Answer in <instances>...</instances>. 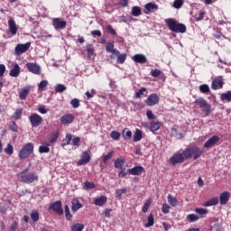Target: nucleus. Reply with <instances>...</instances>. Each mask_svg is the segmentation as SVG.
Masks as SVG:
<instances>
[{
	"label": "nucleus",
	"instance_id": "f257e3e1",
	"mask_svg": "<svg viewBox=\"0 0 231 231\" xmlns=\"http://www.w3.org/2000/svg\"><path fill=\"white\" fill-rule=\"evenodd\" d=\"M165 23L169 30L174 33H185V32H187V26H185V24L180 23L178 21L172 18L166 19Z\"/></svg>",
	"mask_w": 231,
	"mask_h": 231
},
{
	"label": "nucleus",
	"instance_id": "f03ea898",
	"mask_svg": "<svg viewBox=\"0 0 231 231\" xmlns=\"http://www.w3.org/2000/svg\"><path fill=\"white\" fill-rule=\"evenodd\" d=\"M201 154H203V151L197 146H192L184 150V157H186V160L190 158H193V160H198V158L201 157Z\"/></svg>",
	"mask_w": 231,
	"mask_h": 231
},
{
	"label": "nucleus",
	"instance_id": "7ed1b4c3",
	"mask_svg": "<svg viewBox=\"0 0 231 231\" xmlns=\"http://www.w3.org/2000/svg\"><path fill=\"white\" fill-rule=\"evenodd\" d=\"M33 152V143H26L22 150L19 152V158L22 160H25V158H28Z\"/></svg>",
	"mask_w": 231,
	"mask_h": 231
},
{
	"label": "nucleus",
	"instance_id": "20e7f679",
	"mask_svg": "<svg viewBox=\"0 0 231 231\" xmlns=\"http://www.w3.org/2000/svg\"><path fill=\"white\" fill-rule=\"evenodd\" d=\"M185 160H187L185 157V152H182V153L177 152L168 160V163L170 165H176L177 163H183Z\"/></svg>",
	"mask_w": 231,
	"mask_h": 231
},
{
	"label": "nucleus",
	"instance_id": "39448f33",
	"mask_svg": "<svg viewBox=\"0 0 231 231\" xmlns=\"http://www.w3.org/2000/svg\"><path fill=\"white\" fill-rule=\"evenodd\" d=\"M22 183H33V181H39V176L33 172L26 173L24 175L18 176Z\"/></svg>",
	"mask_w": 231,
	"mask_h": 231
},
{
	"label": "nucleus",
	"instance_id": "423d86ee",
	"mask_svg": "<svg viewBox=\"0 0 231 231\" xmlns=\"http://www.w3.org/2000/svg\"><path fill=\"white\" fill-rule=\"evenodd\" d=\"M30 46H32L31 42H26L24 44L19 43L14 48V53L17 56L23 55V53H26L30 50Z\"/></svg>",
	"mask_w": 231,
	"mask_h": 231
},
{
	"label": "nucleus",
	"instance_id": "0eeeda50",
	"mask_svg": "<svg viewBox=\"0 0 231 231\" xmlns=\"http://www.w3.org/2000/svg\"><path fill=\"white\" fill-rule=\"evenodd\" d=\"M29 122L32 125V127H39L42 124V116L39 114H32L29 116Z\"/></svg>",
	"mask_w": 231,
	"mask_h": 231
},
{
	"label": "nucleus",
	"instance_id": "6e6552de",
	"mask_svg": "<svg viewBox=\"0 0 231 231\" xmlns=\"http://www.w3.org/2000/svg\"><path fill=\"white\" fill-rule=\"evenodd\" d=\"M50 210H53L59 216H62L64 214V209H62V202L60 200L55 201L54 203L51 204Z\"/></svg>",
	"mask_w": 231,
	"mask_h": 231
},
{
	"label": "nucleus",
	"instance_id": "1a4fd4ad",
	"mask_svg": "<svg viewBox=\"0 0 231 231\" xmlns=\"http://www.w3.org/2000/svg\"><path fill=\"white\" fill-rule=\"evenodd\" d=\"M144 102L149 106H156L160 102V96L158 94H151Z\"/></svg>",
	"mask_w": 231,
	"mask_h": 231
},
{
	"label": "nucleus",
	"instance_id": "9d476101",
	"mask_svg": "<svg viewBox=\"0 0 231 231\" xmlns=\"http://www.w3.org/2000/svg\"><path fill=\"white\" fill-rule=\"evenodd\" d=\"M26 68L28 71L33 73L34 75H41V66L37 63H26Z\"/></svg>",
	"mask_w": 231,
	"mask_h": 231
},
{
	"label": "nucleus",
	"instance_id": "9b49d317",
	"mask_svg": "<svg viewBox=\"0 0 231 231\" xmlns=\"http://www.w3.org/2000/svg\"><path fill=\"white\" fill-rule=\"evenodd\" d=\"M66 21L60 20V18L52 19V26L55 30H64L66 28Z\"/></svg>",
	"mask_w": 231,
	"mask_h": 231
},
{
	"label": "nucleus",
	"instance_id": "f8f14e48",
	"mask_svg": "<svg viewBox=\"0 0 231 231\" xmlns=\"http://www.w3.org/2000/svg\"><path fill=\"white\" fill-rule=\"evenodd\" d=\"M156 10H158V5L148 3L144 5L143 14L149 15V14H152V12H156Z\"/></svg>",
	"mask_w": 231,
	"mask_h": 231
},
{
	"label": "nucleus",
	"instance_id": "ddd939ff",
	"mask_svg": "<svg viewBox=\"0 0 231 231\" xmlns=\"http://www.w3.org/2000/svg\"><path fill=\"white\" fill-rule=\"evenodd\" d=\"M129 174L132 176H140V174L145 172L143 166H135L132 169H128Z\"/></svg>",
	"mask_w": 231,
	"mask_h": 231
},
{
	"label": "nucleus",
	"instance_id": "4468645a",
	"mask_svg": "<svg viewBox=\"0 0 231 231\" xmlns=\"http://www.w3.org/2000/svg\"><path fill=\"white\" fill-rule=\"evenodd\" d=\"M73 120H75V116L71 114H66L60 118V124L62 125H68V124H73Z\"/></svg>",
	"mask_w": 231,
	"mask_h": 231
},
{
	"label": "nucleus",
	"instance_id": "2eb2a0df",
	"mask_svg": "<svg viewBox=\"0 0 231 231\" xmlns=\"http://www.w3.org/2000/svg\"><path fill=\"white\" fill-rule=\"evenodd\" d=\"M8 26L9 32L12 33V35H16L17 32L19 31V27H17V23H15V21L14 19L8 20Z\"/></svg>",
	"mask_w": 231,
	"mask_h": 231
},
{
	"label": "nucleus",
	"instance_id": "dca6fc26",
	"mask_svg": "<svg viewBox=\"0 0 231 231\" xmlns=\"http://www.w3.org/2000/svg\"><path fill=\"white\" fill-rule=\"evenodd\" d=\"M106 50L108 53H112V55H110V59H115V55H118V50L115 49V44L111 42L106 43Z\"/></svg>",
	"mask_w": 231,
	"mask_h": 231
},
{
	"label": "nucleus",
	"instance_id": "f3484780",
	"mask_svg": "<svg viewBox=\"0 0 231 231\" xmlns=\"http://www.w3.org/2000/svg\"><path fill=\"white\" fill-rule=\"evenodd\" d=\"M90 161L91 156L88 153V152H83L80 160L78 162V165H87V163Z\"/></svg>",
	"mask_w": 231,
	"mask_h": 231
},
{
	"label": "nucleus",
	"instance_id": "a211bd4d",
	"mask_svg": "<svg viewBox=\"0 0 231 231\" xmlns=\"http://www.w3.org/2000/svg\"><path fill=\"white\" fill-rule=\"evenodd\" d=\"M132 60L137 62V64H145L147 62V57L143 54H135L133 56Z\"/></svg>",
	"mask_w": 231,
	"mask_h": 231
},
{
	"label": "nucleus",
	"instance_id": "6ab92c4d",
	"mask_svg": "<svg viewBox=\"0 0 231 231\" xmlns=\"http://www.w3.org/2000/svg\"><path fill=\"white\" fill-rule=\"evenodd\" d=\"M219 142V136L214 135L211 138H209L205 143L204 147L206 149H208V147H212V145H216Z\"/></svg>",
	"mask_w": 231,
	"mask_h": 231
},
{
	"label": "nucleus",
	"instance_id": "aec40b11",
	"mask_svg": "<svg viewBox=\"0 0 231 231\" xmlns=\"http://www.w3.org/2000/svg\"><path fill=\"white\" fill-rule=\"evenodd\" d=\"M230 199V193L228 191H224L219 196L220 205H226Z\"/></svg>",
	"mask_w": 231,
	"mask_h": 231
},
{
	"label": "nucleus",
	"instance_id": "412c9836",
	"mask_svg": "<svg viewBox=\"0 0 231 231\" xmlns=\"http://www.w3.org/2000/svg\"><path fill=\"white\" fill-rule=\"evenodd\" d=\"M162 128V123L158 120H153L150 123V129L152 133H156V131H160Z\"/></svg>",
	"mask_w": 231,
	"mask_h": 231
},
{
	"label": "nucleus",
	"instance_id": "4be33fe9",
	"mask_svg": "<svg viewBox=\"0 0 231 231\" xmlns=\"http://www.w3.org/2000/svg\"><path fill=\"white\" fill-rule=\"evenodd\" d=\"M71 205H72V212H77L78 210H80V208H82L83 205L82 203H80V201L79 200V199H73L71 200Z\"/></svg>",
	"mask_w": 231,
	"mask_h": 231
},
{
	"label": "nucleus",
	"instance_id": "5701e85b",
	"mask_svg": "<svg viewBox=\"0 0 231 231\" xmlns=\"http://www.w3.org/2000/svg\"><path fill=\"white\" fill-rule=\"evenodd\" d=\"M9 75L14 78H17L21 75V67H19V64H14V68L10 70Z\"/></svg>",
	"mask_w": 231,
	"mask_h": 231
},
{
	"label": "nucleus",
	"instance_id": "b1692460",
	"mask_svg": "<svg viewBox=\"0 0 231 231\" xmlns=\"http://www.w3.org/2000/svg\"><path fill=\"white\" fill-rule=\"evenodd\" d=\"M125 163V158L118 157L114 162V166L116 169H122L124 168V164Z\"/></svg>",
	"mask_w": 231,
	"mask_h": 231
},
{
	"label": "nucleus",
	"instance_id": "393cba45",
	"mask_svg": "<svg viewBox=\"0 0 231 231\" xmlns=\"http://www.w3.org/2000/svg\"><path fill=\"white\" fill-rule=\"evenodd\" d=\"M105 203H107V197L106 196H101L95 199V205L97 207H104Z\"/></svg>",
	"mask_w": 231,
	"mask_h": 231
},
{
	"label": "nucleus",
	"instance_id": "a878e982",
	"mask_svg": "<svg viewBox=\"0 0 231 231\" xmlns=\"http://www.w3.org/2000/svg\"><path fill=\"white\" fill-rule=\"evenodd\" d=\"M211 88L214 90L223 88V80H221V79H214L212 81Z\"/></svg>",
	"mask_w": 231,
	"mask_h": 231
},
{
	"label": "nucleus",
	"instance_id": "bb28decb",
	"mask_svg": "<svg viewBox=\"0 0 231 231\" xmlns=\"http://www.w3.org/2000/svg\"><path fill=\"white\" fill-rule=\"evenodd\" d=\"M114 57H117V64H124L127 59V54H121L118 51V54H114Z\"/></svg>",
	"mask_w": 231,
	"mask_h": 231
},
{
	"label": "nucleus",
	"instance_id": "cd10ccee",
	"mask_svg": "<svg viewBox=\"0 0 231 231\" xmlns=\"http://www.w3.org/2000/svg\"><path fill=\"white\" fill-rule=\"evenodd\" d=\"M30 93V88L26 87L24 88H23L20 92H19V97L21 100H26V97H28Z\"/></svg>",
	"mask_w": 231,
	"mask_h": 231
},
{
	"label": "nucleus",
	"instance_id": "c85d7f7f",
	"mask_svg": "<svg viewBox=\"0 0 231 231\" xmlns=\"http://www.w3.org/2000/svg\"><path fill=\"white\" fill-rule=\"evenodd\" d=\"M219 203V199L213 198L206 202H204L203 207H214V205H217Z\"/></svg>",
	"mask_w": 231,
	"mask_h": 231
},
{
	"label": "nucleus",
	"instance_id": "c756f323",
	"mask_svg": "<svg viewBox=\"0 0 231 231\" xmlns=\"http://www.w3.org/2000/svg\"><path fill=\"white\" fill-rule=\"evenodd\" d=\"M168 203H170L171 207H178V205H180L178 199L171 194L168 195Z\"/></svg>",
	"mask_w": 231,
	"mask_h": 231
},
{
	"label": "nucleus",
	"instance_id": "7c9ffc66",
	"mask_svg": "<svg viewBox=\"0 0 231 231\" xmlns=\"http://www.w3.org/2000/svg\"><path fill=\"white\" fill-rule=\"evenodd\" d=\"M220 99L222 102H231V91H226V93L221 94Z\"/></svg>",
	"mask_w": 231,
	"mask_h": 231
},
{
	"label": "nucleus",
	"instance_id": "2f4dec72",
	"mask_svg": "<svg viewBox=\"0 0 231 231\" xmlns=\"http://www.w3.org/2000/svg\"><path fill=\"white\" fill-rule=\"evenodd\" d=\"M132 15L134 17H139V15H142V8H140V6L132 7Z\"/></svg>",
	"mask_w": 231,
	"mask_h": 231
},
{
	"label": "nucleus",
	"instance_id": "473e14b6",
	"mask_svg": "<svg viewBox=\"0 0 231 231\" xmlns=\"http://www.w3.org/2000/svg\"><path fill=\"white\" fill-rule=\"evenodd\" d=\"M88 57L91 59L95 55V47L92 44H87Z\"/></svg>",
	"mask_w": 231,
	"mask_h": 231
},
{
	"label": "nucleus",
	"instance_id": "72a5a7b5",
	"mask_svg": "<svg viewBox=\"0 0 231 231\" xmlns=\"http://www.w3.org/2000/svg\"><path fill=\"white\" fill-rule=\"evenodd\" d=\"M96 185H95V183H93V182H90V181H85L84 183H83V189H85V190H89V189H96Z\"/></svg>",
	"mask_w": 231,
	"mask_h": 231
},
{
	"label": "nucleus",
	"instance_id": "f704fd0d",
	"mask_svg": "<svg viewBox=\"0 0 231 231\" xmlns=\"http://www.w3.org/2000/svg\"><path fill=\"white\" fill-rule=\"evenodd\" d=\"M143 138V134L140 131V129H136L135 133L134 134V142H140V140H142Z\"/></svg>",
	"mask_w": 231,
	"mask_h": 231
},
{
	"label": "nucleus",
	"instance_id": "c9c22d12",
	"mask_svg": "<svg viewBox=\"0 0 231 231\" xmlns=\"http://www.w3.org/2000/svg\"><path fill=\"white\" fill-rule=\"evenodd\" d=\"M21 116H23V108H18L13 115L14 120H21Z\"/></svg>",
	"mask_w": 231,
	"mask_h": 231
},
{
	"label": "nucleus",
	"instance_id": "e433bc0d",
	"mask_svg": "<svg viewBox=\"0 0 231 231\" xmlns=\"http://www.w3.org/2000/svg\"><path fill=\"white\" fill-rule=\"evenodd\" d=\"M152 225H154V217L152 216V214H151L149 215L147 218V223L144 225V226L146 228H149L150 226H152Z\"/></svg>",
	"mask_w": 231,
	"mask_h": 231
},
{
	"label": "nucleus",
	"instance_id": "4c0bfd02",
	"mask_svg": "<svg viewBox=\"0 0 231 231\" xmlns=\"http://www.w3.org/2000/svg\"><path fill=\"white\" fill-rule=\"evenodd\" d=\"M72 231H83L84 230V224H74L71 226Z\"/></svg>",
	"mask_w": 231,
	"mask_h": 231
},
{
	"label": "nucleus",
	"instance_id": "58836bf2",
	"mask_svg": "<svg viewBox=\"0 0 231 231\" xmlns=\"http://www.w3.org/2000/svg\"><path fill=\"white\" fill-rule=\"evenodd\" d=\"M114 153H115V152L110 151L106 155H103L102 156L103 163H107V162H109V160H111V158H113Z\"/></svg>",
	"mask_w": 231,
	"mask_h": 231
},
{
	"label": "nucleus",
	"instance_id": "ea45409f",
	"mask_svg": "<svg viewBox=\"0 0 231 231\" xmlns=\"http://www.w3.org/2000/svg\"><path fill=\"white\" fill-rule=\"evenodd\" d=\"M39 152L41 153V154H42V153H46V152H50V144L49 143H47L46 145H41L40 147H39Z\"/></svg>",
	"mask_w": 231,
	"mask_h": 231
},
{
	"label": "nucleus",
	"instance_id": "a19ab883",
	"mask_svg": "<svg viewBox=\"0 0 231 231\" xmlns=\"http://www.w3.org/2000/svg\"><path fill=\"white\" fill-rule=\"evenodd\" d=\"M187 219L189 223H194L199 219V217H198L196 214H189L187 216Z\"/></svg>",
	"mask_w": 231,
	"mask_h": 231
},
{
	"label": "nucleus",
	"instance_id": "79ce46f5",
	"mask_svg": "<svg viewBox=\"0 0 231 231\" xmlns=\"http://www.w3.org/2000/svg\"><path fill=\"white\" fill-rule=\"evenodd\" d=\"M171 134L172 136H175V138H183V134H181V132H178L176 127L171 129Z\"/></svg>",
	"mask_w": 231,
	"mask_h": 231
},
{
	"label": "nucleus",
	"instance_id": "37998d69",
	"mask_svg": "<svg viewBox=\"0 0 231 231\" xmlns=\"http://www.w3.org/2000/svg\"><path fill=\"white\" fill-rule=\"evenodd\" d=\"M195 104L199 106V107L203 108V106H206L208 103L207 100H205L203 97H199L195 100Z\"/></svg>",
	"mask_w": 231,
	"mask_h": 231
},
{
	"label": "nucleus",
	"instance_id": "c03bdc74",
	"mask_svg": "<svg viewBox=\"0 0 231 231\" xmlns=\"http://www.w3.org/2000/svg\"><path fill=\"white\" fill-rule=\"evenodd\" d=\"M56 93H62L64 91H66V86L62 85V84H58L55 86L54 88Z\"/></svg>",
	"mask_w": 231,
	"mask_h": 231
},
{
	"label": "nucleus",
	"instance_id": "a18cd8bd",
	"mask_svg": "<svg viewBox=\"0 0 231 231\" xmlns=\"http://www.w3.org/2000/svg\"><path fill=\"white\" fill-rule=\"evenodd\" d=\"M199 91L201 93H209L210 92V87L207 84H203L199 86Z\"/></svg>",
	"mask_w": 231,
	"mask_h": 231
},
{
	"label": "nucleus",
	"instance_id": "49530a36",
	"mask_svg": "<svg viewBox=\"0 0 231 231\" xmlns=\"http://www.w3.org/2000/svg\"><path fill=\"white\" fill-rule=\"evenodd\" d=\"M65 217L68 221H71V217H73L69 212V207L68 205L65 206Z\"/></svg>",
	"mask_w": 231,
	"mask_h": 231
},
{
	"label": "nucleus",
	"instance_id": "de8ad7c7",
	"mask_svg": "<svg viewBox=\"0 0 231 231\" xmlns=\"http://www.w3.org/2000/svg\"><path fill=\"white\" fill-rule=\"evenodd\" d=\"M129 174V170H126L125 168L120 169V171L118 173V178H125Z\"/></svg>",
	"mask_w": 231,
	"mask_h": 231
},
{
	"label": "nucleus",
	"instance_id": "09e8293b",
	"mask_svg": "<svg viewBox=\"0 0 231 231\" xmlns=\"http://www.w3.org/2000/svg\"><path fill=\"white\" fill-rule=\"evenodd\" d=\"M173 8L180 10L183 6V0H175L172 5Z\"/></svg>",
	"mask_w": 231,
	"mask_h": 231
},
{
	"label": "nucleus",
	"instance_id": "8fccbe9b",
	"mask_svg": "<svg viewBox=\"0 0 231 231\" xmlns=\"http://www.w3.org/2000/svg\"><path fill=\"white\" fill-rule=\"evenodd\" d=\"M196 214H199V216H205V214H208V210L201 208H195Z\"/></svg>",
	"mask_w": 231,
	"mask_h": 231
},
{
	"label": "nucleus",
	"instance_id": "3c124183",
	"mask_svg": "<svg viewBox=\"0 0 231 231\" xmlns=\"http://www.w3.org/2000/svg\"><path fill=\"white\" fill-rule=\"evenodd\" d=\"M152 200L151 199H147L143 207V214H146L147 210H149V207H151Z\"/></svg>",
	"mask_w": 231,
	"mask_h": 231
},
{
	"label": "nucleus",
	"instance_id": "603ef678",
	"mask_svg": "<svg viewBox=\"0 0 231 231\" xmlns=\"http://www.w3.org/2000/svg\"><path fill=\"white\" fill-rule=\"evenodd\" d=\"M145 91H147V88H142L139 90H137L135 92V98H141L142 96H143V93H145Z\"/></svg>",
	"mask_w": 231,
	"mask_h": 231
},
{
	"label": "nucleus",
	"instance_id": "864d4df0",
	"mask_svg": "<svg viewBox=\"0 0 231 231\" xmlns=\"http://www.w3.org/2000/svg\"><path fill=\"white\" fill-rule=\"evenodd\" d=\"M125 192H127V189H116V198H122V195L125 194Z\"/></svg>",
	"mask_w": 231,
	"mask_h": 231
},
{
	"label": "nucleus",
	"instance_id": "5fc2aeb1",
	"mask_svg": "<svg viewBox=\"0 0 231 231\" xmlns=\"http://www.w3.org/2000/svg\"><path fill=\"white\" fill-rule=\"evenodd\" d=\"M124 138H133V132L131 130H127V128L123 130Z\"/></svg>",
	"mask_w": 231,
	"mask_h": 231
},
{
	"label": "nucleus",
	"instance_id": "6e6d98bb",
	"mask_svg": "<svg viewBox=\"0 0 231 231\" xmlns=\"http://www.w3.org/2000/svg\"><path fill=\"white\" fill-rule=\"evenodd\" d=\"M210 107L211 106L208 103L202 107V111L206 116H208V115H210Z\"/></svg>",
	"mask_w": 231,
	"mask_h": 231
},
{
	"label": "nucleus",
	"instance_id": "4d7b16f0",
	"mask_svg": "<svg viewBox=\"0 0 231 231\" xmlns=\"http://www.w3.org/2000/svg\"><path fill=\"white\" fill-rule=\"evenodd\" d=\"M5 152L6 154H9V156H11V154H14V146L12 144H7L6 148L5 149Z\"/></svg>",
	"mask_w": 231,
	"mask_h": 231
},
{
	"label": "nucleus",
	"instance_id": "13d9d810",
	"mask_svg": "<svg viewBox=\"0 0 231 231\" xmlns=\"http://www.w3.org/2000/svg\"><path fill=\"white\" fill-rule=\"evenodd\" d=\"M58 138H59V132L53 133L52 134H51L50 143H55Z\"/></svg>",
	"mask_w": 231,
	"mask_h": 231
},
{
	"label": "nucleus",
	"instance_id": "bf43d9fd",
	"mask_svg": "<svg viewBox=\"0 0 231 231\" xmlns=\"http://www.w3.org/2000/svg\"><path fill=\"white\" fill-rule=\"evenodd\" d=\"M146 116L148 120H152V121L156 120V116L152 114V110H147Z\"/></svg>",
	"mask_w": 231,
	"mask_h": 231
},
{
	"label": "nucleus",
	"instance_id": "052dcab7",
	"mask_svg": "<svg viewBox=\"0 0 231 231\" xmlns=\"http://www.w3.org/2000/svg\"><path fill=\"white\" fill-rule=\"evenodd\" d=\"M162 214H169L171 212V206L169 204H163L162 208Z\"/></svg>",
	"mask_w": 231,
	"mask_h": 231
},
{
	"label": "nucleus",
	"instance_id": "680f3d73",
	"mask_svg": "<svg viewBox=\"0 0 231 231\" xmlns=\"http://www.w3.org/2000/svg\"><path fill=\"white\" fill-rule=\"evenodd\" d=\"M150 73L152 77L158 78L160 77V75H162V70L155 69H152Z\"/></svg>",
	"mask_w": 231,
	"mask_h": 231
},
{
	"label": "nucleus",
	"instance_id": "e2e57ef3",
	"mask_svg": "<svg viewBox=\"0 0 231 231\" xmlns=\"http://www.w3.org/2000/svg\"><path fill=\"white\" fill-rule=\"evenodd\" d=\"M110 137H111L113 140H120V133H118L117 131H113V132H111V134H110Z\"/></svg>",
	"mask_w": 231,
	"mask_h": 231
},
{
	"label": "nucleus",
	"instance_id": "0e129e2a",
	"mask_svg": "<svg viewBox=\"0 0 231 231\" xmlns=\"http://www.w3.org/2000/svg\"><path fill=\"white\" fill-rule=\"evenodd\" d=\"M70 104H71L72 107H74V109H77V107H79V106H80V101H79V99H77V98H74L71 100Z\"/></svg>",
	"mask_w": 231,
	"mask_h": 231
},
{
	"label": "nucleus",
	"instance_id": "69168bd1",
	"mask_svg": "<svg viewBox=\"0 0 231 231\" xmlns=\"http://www.w3.org/2000/svg\"><path fill=\"white\" fill-rule=\"evenodd\" d=\"M31 218L32 219L33 223H37V221H39V212H32L31 214Z\"/></svg>",
	"mask_w": 231,
	"mask_h": 231
},
{
	"label": "nucleus",
	"instance_id": "338daca9",
	"mask_svg": "<svg viewBox=\"0 0 231 231\" xmlns=\"http://www.w3.org/2000/svg\"><path fill=\"white\" fill-rule=\"evenodd\" d=\"M106 32H107V33H110L111 35H116V31H115V29H113V26H111V25L106 26Z\"/></svg>",
	"mask_w": 231,
	"mask_h": 231
},
{
	"label": "nucleus",
	"instance_id": "774afa93",
	"mask_svg": "<svg viewBox=\"0 0 231 231\" xmlns=\"http://www.w3.org/2000/svg\"><path fill=\"white\" fill-rule=\"evenodd\" d=\"M48 86V80H42L39 83L38 88L39 89H44Z\"/></svg>",
	"mask_w": 231,
	"mask_h": 231
}]
</instances>
